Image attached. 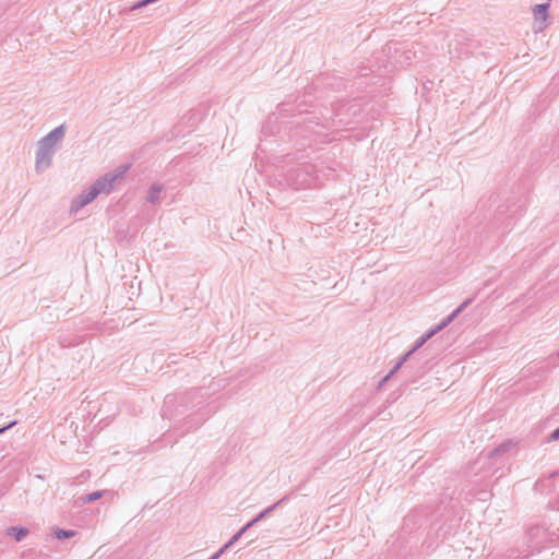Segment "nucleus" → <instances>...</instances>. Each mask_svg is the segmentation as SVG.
Instances as JSON below:
<instances>
[{
    "label": "nucleus",
    "mask_w": 559,
    "mask_h": 559,
    "mask_svg": "<svg viewBox=\"0 0 559 559\" xmlns=\"http://www.w3.org/2000/svg\"><path fill=\"white\" fill-rule=\"evenodd\" d=\"M64 133L66 128L61 124L50 131L38 142L35 163V168L38 173L50 166L52 156L56 152V144L58 141L62 140Z\"/></svg>",
    "instance_id": "4"
},
{
    "label": "nucleus",
    "mask_w": 559,
    "mask_h": 559,
    "mask_svg": "<svg viewBox=\"0 0 559 559\" xmlns=\"http://www.w3.org/2000/svg\"><path fill=\"white\" fill-rule=\"evenodd\" d=\"M275 120H273L272 117L269 118L267 122L262 127V133H266V130L271 123H273Z\"/></svg>",
    "instance_id": "19"
},
{
    "label": "nucleus",
    "mask_w": 559,
    "mask_h": 559,
    "mask_svg": "<svg viewBox=\"0 0 559 559\" xmlns=\"http://www.w3.org/2000/svg\"><path fill=\"white\" fill-rule=\"evenodd\" d=\"M508 450H509V444H507V443H502V444H500L498 448H496V449L491 452V455H492V456H495V455H499V454L506 453Z\"/></svg>",
    "instance_id": "14"
},
{
    "label": "nucleus",
    "mask_w": 559,
    "mask_h": 559,
    "mask_svg": "<svg viewBox=\"0 0 559 559\" xmlns=\"http://www.w3.org/2000/svg\"><path fill=\"white\" fill-rule=\"evenodd\" d=\"M129 169V165H121L112 173H107L104 176H100L96 181L90 187L93 191L94 195H99L100 193H110L114 187V183L122 179L126 173Z\"/></svg>",
    "instance_id": "6"
},
{
    "label": "nucleus",
    "mask_w": 559,
    "mask_h": 559,
    "mask_svg": "<svg viewBox=\"0 0 559 559\" xmlns=\"http://www.w3.org/2000/svg\"><path fill=\"white\" fill-rule=\"evenodd\" d=\"M288 499V496H284L282 499H280L278 501H276L275 503L271 504L270 507H267L266 509H264L263 511H261L257 516H254L251 521H249L246 525H243L230 539L228 543H226L224 545L223 548H221L217 552H215L214 555H212L209 559H218L223 552L229 548L230 546H233L236 542H238L240 539V537L249 530L251 528L252 526H254L257 523H259L260 521L264 520L265 518H267L272 512H274L280 506H282L285 501H287Z\"/></svg>",
    "instance_id": "5"
},
{
    "label": "nucleus",
    "mask_w": 559,
    "mask_h": 559,
    "mask_svg": "<svg viewBox=\"0 0 559 559\" xmlns=\"http://www.w3.org/2000/svg\"><path fill=\"white\" fill-rule=\"evenodd\" d=\"M102 496H103V491H94V492L88 493L85 497L84 501L85 502H92V501H95V500L99 499Z\"/></svg>",
    "instance_id": "15"
},
{
    "label": "nucleus",
    "mask_w": 559,
    "mask_h": 559,
    "mask_svg": "<svg viewBox=\"0 0 559 559\" xmlns=\"http://www.w3.org/2000/svg\"><path fill=\"white\" fill-rule=\"evenodd\" d=\"M75 535H76V531H74V530L57 528L55 531V536L58 539H67V538H71Z\"/></svg>",
    "instance_id": "13"
},
{
    "label": "nucleus",
    "mask_w": 559,
    "mask_h": 559,
    "mask_svg": "<svg viewBox=\"0 0 559 559\" xmlns=\"http://www.w3.org/2000/svg\"><path fill=\"white\" fill-rule=\"evenodd\" d=\"M97 195H94L93 191L88 188L84 190L81 194H79L71 203V212H78L83 209L85 205L90 204L92 201L96 199Z\"/></svg>",
    "instance_id": "9"
},
{
    "label": "nucleus",
    "mask_w": 559,
    "mask_h": 559,
    "mask_svg": "<svg viewBox=\"0 0 559 559\" xmlns=\"http://www.w3.org/2000/svg\"><path fill=\"white\" fill-rule=\"evenodd\" d=\"M204 400V395L202 394L201 389H194L189 392H186L181 397L179 405L175 409V414L173 412V408L176 406L177 403V396L173 394H168L165 396L164 404L162 407L163 417H167L169 419H173L174 417L178 415H182L187 411L192 409L193 407L198 406L202 403Z\"/></svg>",
    "instance_id": "3"
},
{
    "label": "nucleus",
    "mask_w": 559,
    "mask_h": 559,
    "mask_svg": "<svg viewBox=\"0 0 559 559\" xmlns=\"http://www.w3.org/2000/svg\"><path fill=\"white\" fill-rule=\"evenodd\" d=\"M7 535L16 542H22L29 533L28 528L23 526H10L7 528Z\"/></svg>",
    "instance_id": "11"
},
{
    "label": "nucleus",
    "mask_w": 559,
    "mask_h": 559,
    "mask_svg": "<svg viewBox=\"0 0 559 559\" xmlns=\"http://www.w3.org/2000/svg\"><path fill=\"white\" fill-rule=\"evenodd\" d=\"M163 191L164 186L162 183H153L147 191L146 201L151 204L158 203Z\"/></svg>",
    "instance_id": "10"
},
{
    "label": "nucleus",
    "mask_w": 559,
    "mask_h": 559,
    "mask_svg": "<svg viewBox=\"0 0 559 559\" xmlns=\"http://www.w3.org/2000/svg\"><path fill=\"white\" fill-rule=\"evenodd\" d=\"M288 106H289V104H288V103H283V104H281V105L278 106L280 114L288 112V111H289Z\"/></svg>",
    "instance_id": "17"
},
{
    "label": "nucleus",
    "mask_w": 559,
    "mask_h": 559,
    "mask_svg": "<svg viewBox=\"0 0 559 559\" xmlns=\"http://www.w3.org/2000/svg\"><path fill=\"white\" fill-rule=\"evenodd\" d=\"M548 3L536 4L533 9L535 19L545 21L548 14Z\"/></svg>",
    "instance_id": "12"
},
{
    "label": "nucleus",
    "mask_w": 559,
    "mask_h": 559,
    "mask_svg": "<svg viewBox=\"0 0 559 559\" xmlns=\"http://www.w3.org/2000/svg\"><path fill=\"white\" fill-rule=\"evenodd\" d=\"M558 356H559V350H558Z\"/></svg>",
    "instance_id": "20"
},
{
    "label": "nucleus",
    "mask_w": 559,
    "mask_h": 559,
    "mask_svg": "<svg viewBox=\"0 0 559 559\" xmlns=\"http://www.w3.org/2000/svg\"><path fill=\"white\" fill-rule=\"evenodd\" d=\"M15 424H16V421L14 420V421H11L10 424H8L7 426L1 427L0 428V435H2L8 429L12 428Z\"/></svg>",
    "instance_id": "18"
},
{
    "label": "nucleus",
    "mask_w": 559,
    "mask_h": 559,
    "mask_svg": "<svg viewBox=\"0 0 559 559\" xmlns=\"http://www.w3.org/2000/svg\"><path fill=\"white\" fill-rule=\"evenodd\" d=\"M286 185L295 190L323 185V174L310 163L298 164L282 174Z\"/></svg>",
    "instance_id": "1"
},
{
    "label": "nucleus",
    "mask_w": 559,
    "mask_h": 559,
    "mask_svg": "<svg viewBox=\"0 0 559 559\" xmlns=\"http://www.w3.org/2000/svg\"><path fill=\"white\" fill-rule=\"evenodd\" d=\"M474 298H467L464 300L451 314L444 318L438 325L430 329L424 335H421L413 345V347L406 352L395 364V366L391 369V371L381 380L379 385H382L386 382L394 373H396L400 368L408 360V358L417 352L425 343H427L432 336L447 328L462 311H464L472 302Z\"/></svg>",
    "instance_id": "2"
},
{
    "label": "nucleus",
    "mask_w": 559,
    "mask_h": 559,
    "mask_svg": "<svg viewBox=\"0 0 559 559\" xmlns=\"http://www.w3.org/2000/svg\"><path fill=\"white\" fill-rule=\"evenodd\" d=\"M296 134H300L304 138H311L314 134H318V128L320 124L316 121H313L312 118L306 117L301 121H296Z\"/></svg>",
    "instance_id": "8"
},
{
    "label": "nucleus",
    "mask_w": 559,
    "mask_h": 559,
    "mask_svg": "<svg viewBox=\"0 0 559 559\" xmlns=\"http://www.w3.org/2000/svg\"><path fill=\"white\" fill-rule=\"evenodd\" d=\"M559 440V427L556 428L548 437V441H558Z\"/></svg>",
    "instance_id": "16"
},
{
    "label": "nucleus",
    "mask_w": 559,
    "mask_h": 559,
    "mask_svg": "<svg viewBox=\"0 0 559 559\" xmlns=\"http://www.w3.org/2000/svg\"><path fill=\"white\" fill-rule=\"evenodd\" d=\"M217 411V406L206 405L204 408H200L197 413L188 416L185 425H187V431L199 428L210 416Z\"/></svg>",
    "instance_id": "7"
}]
</instances>
